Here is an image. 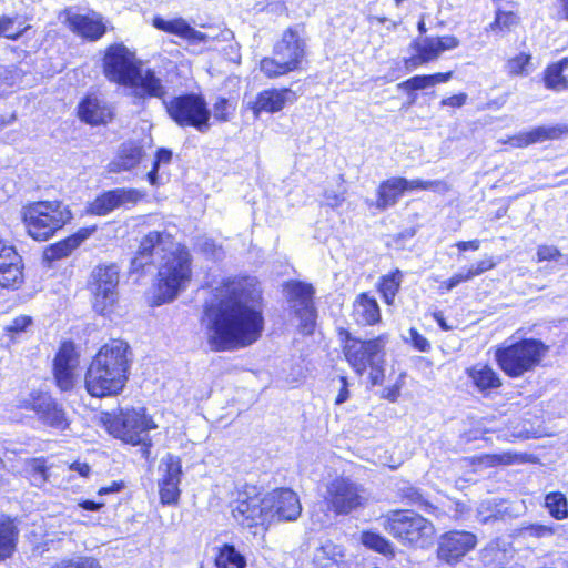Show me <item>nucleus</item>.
<instances>
[{
  "label": "nucleus",
  "mask_w": 568,
  "mask_h": 568,
  "mask_svg": "<svg viewBox=\"0 0 568 568\" xmlns=\"http://www.w3.org/2000/svg\"><path fill=\"white\" fill-rule=\"evenodd\" d=\"M78 364L79 359L73 343H63L55 355L53 367L77 368Z\"/></svg>",
  "instance_id": "obj_41"
},
{
  "label": "nucleus",
  "mask_w": 568,
  "mask_h": 568,
  "mask_svg": "<svg viewBox=\"0 0 568 568\" xmlns=\"http://www.w3.org/2000/svg\"><path fill=\"white\" fill-rule=\"evenodd\" d=\"M495 265L496 263L493 261V258H487L479 261L475 265H471L468 270H466V272L469 275V280H471L474 276L480 275L486 271L494 268Z\"/></svg>",
  "instance_id": "obj_57"
},
{
  "label": "nucleus",
  "mask_w": 568,
  "mask_h": 568,
  "mask_svg": "<svg viewBox=\"0 0 568 568\" xmlns=\"http://www.w3.org/2000/svg\"><path fill=\"white\" fill-rule=\"evenodd\" d=\"M324 197L326 201V205H328L331 207L339 206L345 200L343 190H341V191L326 190L324 192Z\"/></svg>",
  "instance_id": "obj_61"
},
{
  "label": "nucleus",
  "mask_w": 568,
  "mask_h": 568,
  "mask_svg": "<svg viewBox=\"0 0 568 568\" xmlns=\"http://www.w3.org/2000/svg\"><path fill=\"white\" fill-rule=\"evenodd\" d=\"M406 184L403 187V191H413V190H430L434 192L445 193L448 191V185L446 182L440 180L435 181H424L420 179L416 180H407L404 178Z\"/></svg>",
  "instance_id": "obj_45"
},
{
  "label": "nucleus",
  "mask_w": 568,
  "mask_h": 568,
  "mask_svg": "<svg viewBox=\"0 0 568 568\" xmlns=\"http://www.w3.org/2000/svg\"><path fill=\"white\" fill-rule=\"evenodd\" d=\"M328 507L338 516L348 515L364 508L369 499L366 488L349 478L339 477L332 480L326 490Z\"/></svg>",
  "instance_id": "obj_11"
},
{
  "label": "nucleus",
  "mask_w": 568,
  "mask_h": 568,
  "mask_svg": "<svg viewBox=\"0 0 568 568\" xmlns=\"http://www.w3.org/2000/svg\"><path fill=\"white\" fill-rule=\"evenodd\" d=\"M362 544L379 554L387 555L393 552V546L389 540L378 532L364 531L362 534Z\"/></svg>",
  "instance_id": "obj_40"
},
{
  "label": "nucleus",
  "mask_w": 568,
  "mask_h": 568,
  "mask_svg": "<svg viewBox=\"0 0 568 568\" xmlns=\"http://www.w3.org/2000/svg\"><path fill=\"white\" fill-rule=\"evenodd\" d=\"M381 520L384 530L403 545L424 548L435 534L433 523L413 509L389 510Z\"/></svg>",
  "instance_id": "obj_4"
},
{
  "label": "nucleus",
  "mask_w": 568,
  "mask_h": 568,
  "mask_svg": "<svg viewBox=\"0 0 568 568\" xmlns=\"http://www.w3.org/2000/svg\"><path fill=\"white\" fill-rule=\"evenodd\" d=\"M287 301L293 314L300 320L303 334L311 335L316 324V310L313 297L315 290L311 284L295 281L286 284Z\"/></svg>",
  "instance_id": "obj_14"
},
{
  "label": "nucleus",
  "mask_w": 568,
  "mask_h": 568,
  "mask_svg": "<svg viewBox=\"0 0 568 568\" xmlns=\"http://www.w3.org/2000/svg\"><path fill=\"white\" fill-rule=\"evenodd\" d=\"M161 478L158 481L160 500L163 505H176L180 500L182 462L179 456L166 454L160 462Z\"/></svg>",
  "instance_id": "obj_16"
},
{
  "label": "nucleus",
  "mask_w": 568,
  "mask_h": 568,
  "mask_svg": "<svg viewBox=\"0 0 568 568\" xmlns=\"http://www.w3.org/2000/svg\"><path fill=\"white\" fill-rule=\"evenodd\" d=\"M103 423L109 434L131 445L145 444L148 433L156 428V424L145 415L144 408L106 413Z\"/></svg>",
  "instance_id": "obj_9"
},
{
  "label": "nucleus",
  "mask_w": 568,
  "mask_h": 568,
  "mask_svg": "<svg viewBox=\"0 0 568 568\" xmlns=\"http://www.w3.org/2000/svg\"><path fill=\"white\" fill-rule=\"evenodd\" d=\"M16 21V18L14 17H9V16H2L0 17V26L3 28V37L9 39V40H12V41H17L19 40L23 34L24 32L27 31V29L29 28L28 27H23V28H20L18 31L16 32H11V27L13 26Z\"/></svg>",
  "instance_id": "obj_51"
},
{
  "label": "nucleus",
  "mask_w": 568,
  "mask_h": 568,
  "mask_svg": "<svg viewBox=\"0 0 568 568\" xmlns=\"http://www.w3.org/2000/svg\"><path fill=\"white\" fill-rule=\"evenodd\" d=\"M386 339L378 336L368 341L353 339L345 347V357L354 371L362 376L367 366L385 357Z\"/></svg>",
  "instance_id": "obj_15"
},
{
  "label": "nucleus",
  "mask_w": 568,
  "mask_h": 568,
  "mask_svg": "<svg viewBox=\"0 0 568 568\" xmlns=\"http://www.w3.org/2000/svg\"><path fill=\"white\" fill-rule=\"evenodd\" d=\"M429 80L430 79H429L428 74L427 75L426 74L414 75V77L409 78L408 80L399 83L398 87L402 89L408 90V91L423 90V89L432 87Z\"/></svg>",
  "instance_id": "obj_52"
},
{
  "label": "nucleus",
  "mask_w": 568,
  "mask_h": 568,
  "mask_svg": "<svg viewBox=\"0 0 568 568\" xmlns=\"http://www.w3.org/2000/svg\"><path fill=\"white\" fill-rule=\"evenodd\" d=\"M545 506L551 517L557 520L565 519L568 516V501L566 496L559 491H552L546 495Z\"/></svg>",
  "instance_id": "obj_39"
},
{
  "label": "nucleus",
  "mask_w": 568,
  "mask_h": 568,
  "mask_svg": "<svg viewBox=\"0 0 568 568\" xmlns=\"http://www.w3.org/2000/svg\"><path fill=\"white\" fill-rule=\"evenodd\" d=\"M22 71L14 64L0 67V80L8 87L18 84L21 80Z\"/></svg>",
  "instance_id": "obj_50"
},
{
  "label": "nucleus",
  "mask_w": 568,
  "mask_h": 568,
  "mask_svg": "<svg viewBox=\"0 0 568 568\" xmlns=\"http://www.w3.org/2000/svg\"><path fill=\"white\" fill-rule=\"evenodd\" d=\"M412 48L415 54L405 61V65L408 70L434 61L442 54L434 37H425L420 40H415L412 43Z\"/></svg>",
  "instance_id": "obj_29"
},
{
  "label": "nucleus",
  "mask_w": 568,
  "mask_h": 568,
  "mask_svg": "<svg viewBox=\"0 0 568 568\" xmlns=\"http://www.w3.org/2000/svg\"><path fill=\"white\" fill-rule=\"evenodd\" d=\"M409 336L413 346L419 352H428L430 349L429 342L418 333L416 328L409 329Z\"/></svg>",
  "instance_id": "obj_59"
},
{
  "label": "nucleus",
  "mask_w": 568,
  "mask_h": 568,
  "mask_svg": "<svg viewBox=\"0 0 568 568\" xmlns=\"http://www.w3.org/2000/svg\"><path fill=\"white\" fill-rule=\"evenodd\" d=\"M27 471L33 486L41 487L49 478L44 458H33L29 462Z\"/></svg>",
  "instance_id": "obj_44"
},
{
  "label": "nucleus",
  "mask_w": 568,
  "mask_h": 568,
  "mask_svg": "<svg viewBox=\"0 0 568 568\" xmlns=\"http://www.w3.org/2000/svg\"><path fill=\"white\" fill-rule=\"evenodd\" d=\"M31 408L39 419L50 427L64 430L69 426L62 405L48 394L36 396L31 402Z\"/></svg>",
  "instance_id": "obj_21"
},
{
  "label": "nucleus",
  "mask_w": 568,
  "mask_h": 568,
  "mask_svg": "<svg viewBox=\"0 0 568 568\" xmlns=\"http://www.w3.org/2000/svg\"><path fill=\"white\" fill-rule=\"evenodd\" d=\"M353 316L362 325L377 323L381 318V312L376 300L367 293H362L354 302Z\"/></svg>",
  "instance_id": "obj_31"
},
{
  "label": "nucleus",
  "mask_w": 568,
  "mask_h": 568,
  "mask_svg": "<svg viewBox=\"0 0 568 568\" xmlns=\"http://www.w3.org/2000/svg\"><path fill=\"white\" fill-rule=\"evenodd\" d=\"M467 372L475 386L481 392L497 388L501 385L498 374L488 365L477 364Z\"/></svg>",
  "instance_id": "obj_35"
},
{
  "label": "nucleus",
  "mask_w": 568,
  "mask_h": 568,
  "mask_svg": "<svg viewBox=\"0 0 568 568\" xmlns=\"http://www.w3.org/2000/svg\"><path fill=\"white\" fill-rule=\"evenodd\" d=\"M399 288V283L394 278H384L381 284V292L387 303H390Z\"/></svg>",
  "instance_id": "obj_56"
},
{
  "label": "nucleus",
  "mask_w": 568,
  "mask_h": 568,
  "mask_svg": "<svg viewBox=\"0 0 568 568\" xmlns=\"http://www.w3.org/2000/svg\"><path fill=\"white\" fill-rule=\"evenodd\" d=\"M384 364L385 359L382 358V361H378L377 363H374L369 365L371 373H369V379L372 382V385H381L384 381Z\"/></svg>",
  "instance_id": "obj_58"
},
{
  "label": "nucleus",
  "mask_w": 568,
  "mask_h": 568,
  "mask_svg": "<svg viewBox=\"0 0 568 568\" xmlns=\"http://www.w3.org/2000/svg\"><path fill=\"white\" fill-rule=\"evenodd\" d=\"M19 529L14 523L7 518L0 519V561L10 558L17 548Z\"/></svg>",
  "instance_id": "obj_33"
},
{
  "label": "nucleus",
  "mask_w": 568,
  "mask_h": 568,
  "mask_svg": "<svg viewBox=\"0 0 568 568\" xmlns=\"http://www.w3.org/2000/svg\"><path fill=\"white\" fill-rule=\"evenodd\" d=\"M525 534L536 538H544L552 536L555 530L551 526L531 524L524 528Z\"/></svg>",
  "instance_id": "obj_54"
},
{
  "label": "nucleus",
  "mask_w": 568,
  "mask_h": 568,
  "mask_svg": "<svg viewBox=\"0 0 568 568\" xmlns=\"http://www.w3.org/2000/svg\"><path fill=\"white\" fill-rule=\"evenodd\" d=\"M78 115L81 121L99 125L105 124L113 118L111 105L95 94L85 95L78 105Z\"/></svg>",
  "instance_id": "obj_22"
},
{
  "label": "nucleus",
  "mask_w": 568,
  "mask_h": 568,
  "mask_svg": "<svg viewBox=\"0 0 568 568\" xmlns=\"http://www.w3.org/2000/svg\"><path fill=\"white\" fill-rule=\"evenodd\" d=\"M22 257L12 245L0 240V286L4 288H19L23 283Z\"/></svg>",
  "instance_id": "obj_20"
},
{
  "label": "nucleus",
  "mask_w": 568,
  "mask_h": 568,
  "mask_svg": "<svg viewBox=\"0 0 568 568\" xmlns=\"http://www.w3.org/2000/svg\"><path fill=\"white\" fill-rule=\"evenodd\" d=\"M549 351V346L537 338H523L496 349L495 358L500 369L516 378L537 367Z\"/></svg>",
  "instance_id": "obj_6"
},
{
  "label": "nucleus",
  "mask_w": 568,
  "mask_h": 568,
  "mask_svg": "<svg viewBox=\"0 0 568 568\" xmlns=\"http://www.w3.org/2000/svg\"><path fill=\"white\" fill-rule=\"evenodd\" d=\"M246 561L233 545L224 544L215 558L216 568H245Z\"/></svg>",
  "instance_id": "obj_38"
},
{
  "label": "nucleus",
  "mask_w": 568,
  "mask_h": 568,
  "mask_svg": "<svg viewBox=\"0 0 568 568\" xmlns=\"http://www.w3.org/2000/svg\"><path fill=\"white\" fill-rule=\"evenodd\" d=\"M169 116L180 126H192L201 133L209 131L212 115L203 95L185 93L163 100Z\"/></svg>",
  "instance_id": "obj_10"
},
{
  "label": "nucleus",
  "mask_w": 568,
  "mask_h": 568,
  "mask_svg": "<svg viewBox=\"0 0 568 568\" xmlns=\"http://www.w3.org/2000/svg\"><path fill=\"white\" fill-rule=\"evenodd\" d=\"M141 197L142 193L136 189H113L97 196L94 201L89 204L88 212L104 216L126 204H135Z\"/></svg>",
  "instance_id": "obj_19"
},
{
  "label": "nucleus",
  "mask_w": 568,
  "mask_h": 568,
  "mask_svg": "<svg viewBox=\"0 0 568 568\" xmlns=\"http://www.w3.org/2000/svg\"><path fill=\"white\" fill-rule=\"evenodd\" d=\"M477 538L473 532L452 530L439 538L437 555L447 564L459 561L467 552L475 548Z\"/></svg>",
  "instance_id": "obj_17"
},
{
  "label": "nucleus",
  "mask_w": 568,
  "mask_h": 568,
  "mask_svg": "<svg viewBox=\"0 0 568 568\" xmlns=\"http://www.w3.org/2000/svg\"><path fill=\"white\" fill-rule=\"evenodd\" d=\"M87 237V234L79 232L74 235H71L62 241H59L54 244L49 245L43 253V257L48 262L61 260L71 254L73 250H75L82 241Z\"/></svg>",
  "instance_id": "obj_34"
},
{
  "label": "nucleus",
  "mask_w": 568,
  "mask_h": 568,
  "mask_svg": "<svg viewBox=\"0 0 568 568\" xmlns=\"http://www.w3.org/2000/svg\"><path fill=\"white\" fill-rule=\"evenodd\" d=\"M194 247L207 258L217 261L222 260L224 256L222 246L217 245L213 239L207 236L196 237Z\"/></svg>",
  "instance_id": "obj_43"
},
{
  "label": "nucleus",
  "mask_w": 568,
  "mask_h": 568,
  "mask_svg": "<svg viewBox=\"0 0 568 568\" xmlns=\"http://www.w3.org/2000/svg\"><path fill=\"white\" fill-rule=\"evenodd\" d=\"M440 53L455 49L459 45V40L455 36L434 37Z\"/></svg>",
  "instance_id": "obj_60"
},
{
  "label": "nucleus",
  "mask_w": 568,
  "mask_h": 568,
  "mask_svg": "<svg viewBox=\"0 0 568 568\" xmlns=\"http://www.w3.org/2000/svg\"><path fill=\"white\" fill-rule=\"evenodd\" d=\"M397 496L407 506L416 507L427 514L438 516V508L428 499L423 491L408 483L398 486Z\"/></svg>",
  "instance_id": "obj_30"
},
{
  "label": "nucleus",
  "mask_w": 568,
  "mask_h": 568,
  "mask_svg": "<svg viewBox=\"0 0 568 568\" xmlns=\"http://www.w3.org/2000/svg\"><path fill=\"white\" fill-rule=\"evenodd\" d=\"M568 68V58L561 59L559 62L549 65L545 70L544 82L549 90L561 91L567 89L568 81L562 72Z\"/></svg>",
  "instance_id": "obj_37"
},
{
  "label": "nucleus",
  "mask_w": 568,
  "mask_h": 568,
  "mask_svg": "<svg viewBox=\"0 0 568 568\" xmlns=\"http://www.w3.org/2000/svg\"><path fill=\"white\" fill-rule=\"evenodd\" d=\"M130 346L122 339L104 344L92 358L84 377L88 393L98 398L119 395L129 381Z\"/></svg>",
  "instance_id": "obj_3"
},
{
  "label": "nucleus",
  "mask_w": 568,
  "mask_h": 568,
  "mask_svg": "<svg viewBox=\"0 0 568 568\" xmlns=\"http://www.w3.org/2000/svg\"><path fill=\"white\" fill-rule=\"evenodd\" d=\"M145 151L139 141H126L118 150L116 156L109 163V172L120 173L136 168Z\"/></svg>",
  "instance_id": "obj_25"
},
{
  "label": "nucleus",
  "mask_w": 568,
  "mask_h": 568,
  "mask_svg": "<svg viewBox=\"0 0 568 568\" xmlns=\"http://www.w3.org/2000/svg\"><path fill=\"white\" fill-rule=\"evenodd\" d=\"M103 73L114 83L128 87L142 65L135 53L123 43H114L106 48L103 57Z\"/></svg>",
  "instance_id": "obj_12"
},
{
  "label": "nucleus",
  "mask_w": 568,
  "mask_h": 568,
  "mask_svg": "<svg viewBox=\"0 0 568 568\" xmlns=\"http://www.w3.org/2000/svg\"><path fill=\"white\" fill-rule=\"evenodd\" d=\"M152 265L158 268L152 304L160 306L174 301L191 281V253L185 246L174 243L170 233L150 231L140 241L130 272L145 273Z\"/></svg>",
  "instance_id": "obj_2"
},
{
  "label": "nucleus",
  "mask_w": 568,
  "mask_h": 568,
  "mask_svg": "<svg viewBox=\"0 0 568 568\" xmlns=\"http://www.w3.org/2000/svg\"><path fill=\"white\" fill-rule=\"evenodd\" d=\"M539 261H551L560 256V252L555 246L541 245L537 250Z\"/></svg>",
  "instance_id": "obj_62"
},
{
  "label": "nucleus",
  "mask_w": 568,
  "mask_h": 568,
  "mask_svg": "<svg viewBox=\"0 0 568 568\" xmlns=\"http://www.w3.org/2000/svg\"><path fill=\"white\" fill-rule=\"evenodd\" d=\"M266 494H261L254 486H246L239 491L235 506L232 508L234 519L243 527L265 526L271 523Z\"/></svg>",
  "instance_id": "obj_13"
},
{
  "label": "nucleus",
  "mask_w": 568,
  "mask_h": 568,
  "mask_svg": "<svg viewBox=\"0 0 568 568\" xmlns=\"http://www.w3.org/2000/svg\"><path fill=\"white\" fill-rule=\"evenodd\" d=\"M33 325V320L29 315H20L13 318L6 327L4 332L11 341H16L21 334L28 333Z\"/></svg>",
  "instance_id": "obj_46"
},
{
  "label": "nucleus",
  "mask_w": 568,
  "mask_h": 568,
  "mask_svg": "<svg viewBox=\"0 0 568 568\" xmlns=\"http://www.w3.org/2000/svg\"><path fill=\"white\" fill-rule=\"evenodd\" d=\"M497 18H500V26L504 31H510L511 28L519 24V17L513 11H506L497 8L495 11Z\"/></svg>",
  "instance_id": "obj_53"
},
{
  "label": "nucleus",
  "mask_w": 568,
  "mask_h": 568,
  "mask_svg": "<svg viewBox=\"0 0 568 568\" xmlns=\"http://www.w3.org/2000/svg\"><path fill=\"white\" fill-rule=\"evenodd\" d=\"M531 62V55L527 53H519L518 55L507 61L506 68L510 75H527L528 67Z\"/></svg>",
  "instance_id": "obj_47"
},
{
  "label": "nucleus",
  "mask_w": 568,
  "mask_h": 568,
  "mask_svg": "<svg viewBox=\"0 0 568 568\" xmlns=\"http://www.w3.org/2000/svg\"><path fill=\"white\" fill-rule=\"evenodd\" d=\"M261 290L255 277L227 278L204 305L207 343L214 352L244 348L264 328L258 307Z\"/></svg>",
  "instance_id": "obj_1"
},
{
  "label": "nucleus",
  "mask_w": 568,
  "mask_h": 568,
  "mask_svg": "<svg viewBox=\"0 0 568 568\" xmlns=\"http://www.w3.org/2000/svg\"><path fill=\"white\" fill-rule=\"evenodd\" d=\"M120 267L114 264L95 266L88 280L92 308L102 316L112 314L119 303Z\"/></svg>",
  "instance_id": "obj_8"
},
{
  "label": "nucleus",
  "mask_w": 568,
  "mask_h": 568,
  "mask_svg": "<svg viewBox=\"0 0 568 568\" xmlns=\"http://www.w3.org/2000/svg\"><path fill=\"white\" fill-rule=\"evenodd\" d=\"M506 511L507 507L505 500L489 499L483 501L478 507V514L483 516L485 523L489 519L503 517Z\"/></svg>",
  "instance_id": "obj_42"
},
{
  "label": "nucleus",
  "mask_w": 568,
  "mask_h": 568,
  "mask_svg": "<svg viewBox=\"0 0 568 568\" xmlns=\"http://www.w3.org/2000/svg\"><path fill=\"white\" fill-rule=\"evenodd\" d=\"M74 371L75 368L53 367L57 386L62 392H68L73 388L75 381Z\"/></svg>",
  "instance_id": "obj_48"
},
{
  "label": "nucleus",
  "mask_w": 568,
  "mask_h": 568,
  "mask_svg": "<svg viewBox=\"0 0 568 568\" xmlns=\"http://www.w3.org/2000/svg\"><path fill=\"white\" fill-rule=\"evenodd\" d=\"M342 558V549L333 542H327L316 549L313 560L318 568H341Z\"/></svg>",
  "instance_id": "obj_36"
},
{
  "label": "nucleus",
  "mask_w": 568,
  "mask_h": 568,
  "mask_svg": "<svg viewBox=\"0 0 568 568\" xmlns=\"http://www.w3.org/2000/svg\"><path fill=\"white\" fill-rule=\"evenodd\" d=\"M568 134V126L565 124L540 125L528 132H523L511 138V144L517 148L528 146L547 140H557Z\"/></svg>",
  "instance_id": "obj_27"
},
{
  "label": "nucleus",
  "mask_w": 568,
  "mask_h": 568,
  "mask_svg": "<svg viewBox=\"0 0 568 568\" xmlns=\"http://www.w3.org/2000/svg\"><path fill=\"white\" fill-rule=\"evenodd\" d=\"M466 101H467V94L459 93V94H455V95L443 99L440 101V104L443 106L460 108L466 103Z\"/></svg>",
  "instance_id": "obj_64"
},
{
  "label": "nucleus",
  "mask_w": 568,
  "mask_h": 568,
  "mask_svg": "<svg viewBox=\"0 0 568 568\" xmlns=\"http://www.w3.org/2000/svg\"><path fill=\"white\" fill-rule=\"evenodd\" d=\"M128 88H131L133 90V95L139 99H162L166 93V90L162 84V80L156 77L155 72L152 69L143 70L142 65L138 70V74L134 75L132 82L128 84Z\"/></svg>",
  "instance_id": "obj_24"
},
{
  "label": "nucleus",
  "mask_w": 568,
  "mask_h": 568,
  "mask_svg": "<svg viewBox=\"0 0 568 568\" xmlns=\"http://www.w3.org/2000/svg\"><path fill=\"white\" fill-rule=\"evenodd\" d=\"M469 281V275L466 271H462L457 274H454L450 278L444 282L442 285L445 286L447 291H452L454 287L459 285L463 282Z\"/></svg>",
  "instance_id": "obj_63"
},
{
  "label": "nucleus",
  "mask_w": 568,
  "mask_h": 568,
  "mask_svg": "<svg viewBox=\"0 0 568 568\" xmlns=\"http://www.w3.org/2000/svg\"><path fill=\"white\" fill-rule=\"evenodd\" d=\"M65 22L70 30L90 41H97L103 37L106 27L99 14L88 16L67 12Z\"/></svg>",
  "instance_id": "obj_23"
},
{
  "label": "nucleus",
  "mask_w": 568,
  "mask_h": 568,
  "mask_svg": "<svg viewBox=\"0 0 568 568\" xmlns=\"http://www.w3.org/2000/svg\"><path fill=\"white\" fill-rule=\"evenodd\" d=\"M305 47L296 29H286L274 44V57L262 59L261 71L268 78H276L296 70L305 55Z\"/></svg>",
  "instance_id": "obj_7"
},
{
  "label": "nucleus",
  "mask_w": 568,
  "mask_h": 568,
  "mask_svg": "<svg viewBox=\"0 0 568 568\" xmlns=\"http://www.w3.org/2000/svg\"><path fill=\"white\" fill-rule=\"evenodd\" d=\"M291 93L290 89H267L260 92L250 108L257 118L262 112L275 113L281 111Z\"/></svg>",
  "instance_id": "obj_28"
},
{
  "label": "nucleus",
  "mask_w": 568,
  "mask_h": 568,
  "mask_svg": "<svg viewBox=\"0 0 568 568\" xmlns=\"http://www.w3.org/2000/svg\"><path fill=\"white\" fill-rule=\"evenodd\" d=\"M266 507L271 515V521L274 518L278 520H296L302 511L298 496L290 488L275 489L266 493Z\"/></svg>",
  "instance_id": "obj_18"
},
{
  "label": "nucleus",
  "mask_w": 568,
  "mask_h": 568,
  "mask_svg": "<svg viewBox=\"0 0 568 568\" xmlns=\"http://www.w3.org/2000/svg\"><path fill=\"white\" fill-rule=\"evenodd\" d=\"M51 568H102L100 562L93 557H77L64 559Z\"/></svg>",
  "instance_id": "obj_49"
},
{
  "label": "nucleus",
  "mask_w": 568,
  "mask_h": 568,
  "mask_svg": "<svg viewBox=\"0 0 568 568\" xmlns=\"http://www.w3.org/2000/svg\"><path fill=\"white\" fill-rule=\"evenodd\" d=\"M230 109H231V104H230L229 100L225 98H220L213 104V116L219 121H227Z\"/></svg>",
  "instance_id": "obj_55"
},
{
  "label": "nucleus",
  "mask_w": 568,
  "mask_h": 568,
  "mask_svg": "<svg viewBox=\"0 0 568 568\" xmlns=\"http://www.w3.org/2000/svg\"><path fill=\"white\" fill-rule=\"evenodd\" d=\"M153 26L158 30L179 36L189 40L191 43L206 42L210 38L206 33L195 30L183 18L166 20L161 17H155L153 19Z\"/></svg>",
  "instance_id": "obj_26"
},
{
  "label": "nucleus",
  "mask_w": 568,
  "mask_h": 568,
  "mask_svg": "<svg viewBox=\"0 0 568 568\" xmlns=\"http://www.w3.org/2000/svg\"><path fill=\"white\" fill-rule=\"evenodd\" d=\"M405 184L406 182L402 176L390 178L386 181H383L379 184L377 191L378 197L376 206L383 211L390 206H394L397 203L398 199L403 195V187Z\"/></svg>",
  "instance_id": "obj_32"
},
{
  "label": "nucleus",
  "mask_w": 568,
  "mask_h": 568,
  "mask_svg": "<svg viewBox=\"0 0 568 568\" xmlns=\"http://www.w3.org/2000/svg\"><path fill=\"white\" fill-rule=\"evenodd\" d=\"M22 220L28 234L37 241H47L62 229L72 213L60 201H39L22 207Z\"/></svg>",
  "instance_id": "obj_5"
}]
</instances>
